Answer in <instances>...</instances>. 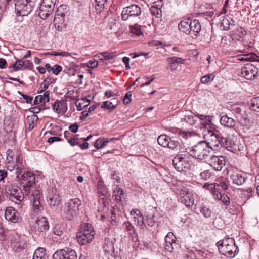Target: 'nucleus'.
I'll return each mask as SVG.
<instances>
[{"mask_svg": "<svg viewBox=\"0 0 259 259\" xmlns=\"http://www.w3.org/2000/svg\"><path fill=\"white\" fill-rule=\"evenodd\" d=\"M251 108L253 111L259 112V97L253 98L252 99Z\"/></svg>", "mask_w": 259, "mask_h": 259, "instance_id": "obj_44", "label": "nucleus"}, {"mask_svg": "<svg viewBox=\"0 0 259 259\" xmlns=\"http://www.w3.org/2000/svg\"><path fill=\"white\" fill-rule=\"evenodd\" d=\"M23 187L24 194H30L31 188L35 185V176L34 174L27 171L22 175V177L19 181Z\"/></svg>", "mask_w": 259, "mask_h": 259, "instance_id": "obj_11", "label": "nucleus"}, {"mask_svg": "<svg viewBox=\"0 0 259 259\" xmlns=\"http://www.w3.org/2000/svg\"><path fill=\"white\" fill-rule=\"evenodd\" d=\"M189 157L183 154L176 156L172 160L175 168L179 172L184 171L185 168L188 169L190 167Z\"/></svg>", "mask_w": 259, "mask_h": 259, "instance_id": "obj_14", "label": "nucleus"}, {"mask_svg": "<svg viewBox=\"0 0 259 259\" xmlns=\"http://www.w3.org/2000/svg\"><path fill=\"white\" fill-rule=\"evenodd\" d=\"M176 132H179V134L186 139L189 137L194 136L196 134V133L193 131H176Z\"/></svg>", "mask_w": 259, "mask_h": 259, "instance_id": "obj_50", "label": "nucleus"}, {"mask_svg": "<svg viewBox=\"0 0 259 259\" xmlns=\"http://www.w3.org/2000/svg\"><path fill=\"white\" fill-rule=\"evenodd\" d=\"M19 93L22 96V97L25 100V102L27 103L32 104V101H33V97H32L28 96L27 95H25V94L22 93L20 92H19Z\"/></svg>", "mask_w": 259, "mask_h": 259, "instance_id": "obj_62", "label": "nucleus"}, {"mask_svg": "<svg viewBox=\"0 0 259 259\" xmlns=\"http://www.w3.org/2000/svg\"><path fill=\"white\" fill-rule=\"evenodd\" d=\"M47 202L52 208L57 207L61 202V195L57 190H52L47 197Z\"/></svg>", "mask_w": 259, "mask_h": 259, "instance_id": "obj_19", "label": "nucleus"}, {"mask_svg": "<svg viewBox=\"0 0 259 259\" xmlns=\"http://www.w3.org/2000/svg\"><path fill=\"white\" fill-rule=\"evenodd\" d=\"M107 199L106 196L100 197L99 198V203L101 207L99 208V211H103L106 206Z\"/></svg>", "mask_w": 259, "mask_h": 259, "instance_id": "obj_46", "label": "nucleus"}, {"mask_svg": "<svg viewBox=\"0 0 259 259\" xmlns=\"http://www.w3.org/2000/svg\"><path fill=\"white\" fill-rule=\"evenodd\" d=\"M62 70V67L58 65H54L52 69V73L55 75H58Z\"/></svg>", "mask_w": 259, "mask_h": 259, "instance_id": "obj_64", "label": "nucleus"}, {"mask_svg": "<svg viewBox=\"0 0 259 259\" xmlns=\"http://www.w3.org/2000/svg\"><path fill=\"white\" fill-rule=\"evenodd\" d=\"M6 167L7 169L10 171H12L14 170L16 165H15L14 160H6Z\"/></svg>", "mask_w": 259, "mask_h": 259, "instance_id": "obj_55", "label": "nucleus"}, {"mask_svg": "<svg viewBox=\"0 0 259 259\" xmlns=\"http://www.w3.org/2000/svg\"><path fill=\"white\" fill-rule=\"evenodd\" d=\"M75 100V105L78 111L82 110L84 107L88 106L91 101L90 100L83 98L78 100L76 99Z\"/></svg>", "mask_w": 259, "mask_h": 259, "instance_id": "obj_31", "label": "nucleus"}, {"mask_svg": "<svg viewBox=\"0 0 259 259\" xmlns=\"http://www.w3.org/2000/svg\"><path fill=\"white\" fill-rule=\"evenodd\" d=\"M125 196V194L121 188L117 187L113 191V197H114L116 201H121Z\"/></svg>", "mask_w": 259, "mask_h": 259, "instance_id": "obj_33", "label": "nucleus"}, {"mask_svg": "<svg viewBox=\"0 0 259 259\" xmlns=\"http://www.w3.org/2000/svg\"><path fill=\"white\" fill-rule=\"evenodd\" d=\"M32 201L33 202V209L34 213H37L43 210V206L40 201V193L39 190H35L32 192Z\"/></svg>", "mask_w": 259, "mask_h": 259, "instance_id": "obj_20", "label": "nucleus"}, {"mask_svg": "<svg viewBox=\"0 0 259 259\" xmlns=\"http://www.w3.org/2000/svg\"><path fill=\"white\" fill-rule=\"evenodd\" d=\"M200 175L202 179H203L204 180H207L210 177L211 174H210L209 170H204V171L201 172L200 174Z\"/></svg>", "mask_w": 259, "mask_h": 259, "instance_id": "obj_60", "label": "nucleus"}, {"mask_svg": "<svg viewBox=\"0 0 259 259\" xmlns=\"http://www.w3.org/2000/svg\"><path fill=\"white\" fill-rule=\"evenodd\" d=\"M53 110L57 113H63L66 110L62 107V103L61 101L57 100L52 105Z\"/></svg>", "mask_w": 259, "mask_h": 259, "instance_id": "obj_34", "label": "nucleus"}, {"mask_svg": "<svg viewBox=\"0 0 259 259\" xmlns=\"http://www.w3.org/2000/svg\"><path fill=\"white\" fill-rule=\"evenodd\" d=\"M53 82V79L49 76L47 77L42 82L41 85V89L38 91V93H41L44 92Z\"/></svg>", "mask_w": 259, "mask_h": 259, "instance_id": "obj_38", "label": "nucleus"}, {"mask_svg": "<svg viewBox=\"0 0 259 259\" xmlns=\"http://www.w3.org/2000/svg\"><path fill=\"white\" fill-rule=\"evenodd\" d=\"M189 153L192 157L200 160L207 161L211 157L209 143L201 141L193 146Z\"/></svg>", "mask_w": 259, "mask_h": 259, "instance_id": "obj_4", "label": "nucleus"}, {"mask_svg": "<svg viewBox=\"0 0 259 259\" xmlns=\"http://www.w3.org/2000/svg\"><path fill=\"white\" fill-rule=\"evenodd\" d=\"M15 10L17 16H27L33 10L36 5L35 0H14ZM13 0H6L5 8H9Z\"/></svg>", "mask_w": 259, "mask_h": 259, "instance_id": "obj_3", "label": "nucleus"}, {"mask_svg": "<svg viewBox=\"0 0 259 259\" xmlns=\"http://www.w3.org/2000/svg\"><path fill=\"white\" fill-rule=\"evenodd\" d=\"M231 110L234 112V113L236 114V116L237 117H241L243 115V113L244 112V110L242 108L239 106L238 105L234 104L231 107Z\"/></svg>", "mask_w": 259, "mask_h": 259, "instance_id": "obj_42", "label": "nucleus"}, {"mask_svg": "<svg viewBox=\"0 0 259 259\" xmlns=\"http://www.w3.org/2000/svg\"><path fill=\"white\" fill-rule=\"evenodd\" d=\"M179 201L185 204L186 207H190L194 203V198L193 193L186 188L181 189L179 191Z\"/></svg>", "mask_w": 259, "mask_h": 259, "instance_id": "obj_15", "label": "nucleus"}, {"mask_svg": "<svg viewBox=\"0 0 259 259\" xmlns=\"http://www.w3.org/2000/svg\"><path fill=\"white\" fill-rule=\"evenodd\" d=\"M197 116L202 121L201 124L202 127L201 128L205 130H215V125L211 122V117L210 116H205L202 114H198Z\"/></svg>", "mask_w": 259, "mask_h": 259, "instance_id": "obj_23", "label": "nucleus"}, {"mask_svg": "<svg viewBox=\"0 0 259 259\" xmlns=\"http://www.w3.org/2000/svg\"><path fill=\"white\" fill-rule=\"evenodd\" d=\"M37 119L38 117L36 115H33L30 117L29 119V125L30 129L32 130L35 127Z\"/></svg>", "mask_w": 259, "mask_h": 259, "instance_id": "obj_52", "label": "nucleus"}, {"mask_svg": "<svg viewBox=\"0 0 259 259\" xmlns=\"http://www.w3.org/2000/svg\"><path fill=\"white\" fill-rule=\"evenodd\" d=\"M204 187H207V189L211 191L213 198L215 200L221 199V195L222 194L220 192L219 188L216 187V185L214 183L208 184H205L204 185Z\"/></svg>", "mask_w": 259, "mask_h": 259, "instance_id": "obj_28", "label": "nucleus"}, {"mask_svg": "<svg viewBox=\"0 0 259 259\" xmlns=\"http://www.w3.org/2000/svg\"><path fill=\"white\" fill-rule=\"evenodd\" d=\"M50 91H46L44 93L43 95H38L36 96L37 100H38L40 103H43L44 104L48 103L50 101Z\"/></svg>", "mask_w": 259, "mask_h": 259, "instance_id": "obj_36", "label": "nucleus"}, {"mask_svg": "<svg viewBox=\"0 0 259 259\" xmlns=\"http://www.w3.org/2000/svg\"><path fill=\"white\" fill-rule=\"evenodd\" d=\"M208 164L215 171H220L226 164L225 158L222 156L212 155L207 160Z\"/></svg>", "mask_w": 259, "mask_h": 259, "instance_id": "obj_18", "label": "nucleus"}, {"mask_svg": "<svg viewBox=\"0 0 259 259\" xmlns=\"http://www.w3.org/2000/svg\"><path fill=\"white\" fill-rule=\"evenodd\" d=\"M24 165H20L16 167V180L19 181L22 177L23 170L24 169Z\"/></svg>", "mask_w": 259, "mask_h": 259, "instance_id": "obj_49", "label": "nucleus"}, {"mask_svg": "<svg viewBox=\"0 0 259 259\" xmlns=\"http://www.w3.org/2000/svg\"><path fill=\"white\" fill-rule=\"evenodd\" d=\"M46 249L42 247H38L33 253V258L45 259Z\"/></svg>", "mask_w": 259, "mask_h": 259, "instance_id": "obj_40", "label": "nucleus"}, {"mask_svg": "<svg viewBox=\"0 0 259 259\" xmlns=\"http://www.w3.org/2000/svg\"><path fill=\"white\" fill-rule=\"evenodd\" d=\"M81 139H79L75 136L71 137L67 140L68 142L72 146L78 145L82 150L87 149L89 147V143L88 142H83L81 143Z\"/></svg>", "mask_w": 259, "mask_h": 259, "instance_id": "obj_29", "label": "nucleus"}, {"mask_svg": "<svg viewBox=\"0 0 259 259\" xmlns=\"http://www.w3.org/2000/svg\"><path fill=\"white\" fill-rule=\"evenodd\" d=\"M220 123L222 125L228 128H233L235 125V121L232 118L227 115L222 116L220 119Z\"/></svg>", "mask_w": 259, "mask_h": 259, "instance_id": "obj_30", "label": "nucleus"}, {"mask_svg": "<svg viewBox=\"0 0 259 259\" xmlns=\"http://www.w3.org/2000/svg\"><path fill=\"white\" fill-rule=\"evenodd\" d=\"M150 11L153 16L157 18H160L162 16V10L155 6H152L150 8Z\"/></svg>", "mask_w": 259, "mask_h": 259, "instance_id": "obj_41", "label": "nucleus"}, {"mask_svg": "<svg viewBox=\"0 0 259 259\" xmlns=\"http://www.w3.org/2000/svg\"><path fill=\"white\" fill-rule=\"evenodd\" d=\"M222 140V146L233 153H236L244 150V145L240 143L237 136H230L223 138Z\"/></svg>", "mask_w": 259, "mask_h": 259, "instance_id": "obj_8", "label": "nucleus"}, {"mask_svg": "<svg viewBox=\"0 0 259 259\" xmlns=\"http://www.w3.org/2000/svg\"><path fill=\"white\" fill-rule=\"evenodd\" d=\"M175 239L176 237L172 232H169L168 233L165 237V244L164 248L165 250L170 252L173 251V244L175 243Z\"/></svg>", "mask_w": 259, "mask_h": 259, "instance_id": "obj_26", "label": "nucleus"}, {"mask_svg": "<svg viewBox=\"0 0 259 259\" xmlns=\"http://www.w3.org/2000/svg\"><path fill=\"white\" fill-rule=\"evenodd\" d=\"M65 6L61 5L56 11L54 18V24L58 31H62L65 28L64 17L65 14L62 11Z\"/></svg>", "mask_w": 259, "mask_h": 259, "instance_id": "obj_13", "label": "nucleus"}, {"mask_svg": "<svg viewBox=\"0 0 259 259\" xmlns=\"http://www.w3.org/2000/svg\"><path fill=\"white\" fill-rule=\"evenodd\" d=\"M64 230L63 226L60 225H56L53 228V232L54 235L61 236L63 234Z\"/></svg>", "mask_w": 259, "mask_h": 259, "instance_id": "obj_43", "label": "nucleus"}, {"mask_svg": "<svg viewBox=\"0 0 259 259\" xmlns=\"http://www.w3.org/2000/svg\"><path fill=\"white\" fill-rule=\"evenodd\" d=\"M200 209V212L204 217L205 218H209L211 217L212 211L209 207L202 205Z\"/></svg>", "mask_w": 259, "mask_h": 259, "instance_id": "obj_39", "label": "nucleus"}, {"mask_svg": "<svg viewBox=\"0 0 259 259\" xmlns=\"http://www.w3.org/2000/svg\"><path fill=\"white\" fill-rule=\"evenodd\" d=\"M132 33L135 34L137 36H139L142 34L141 30V27L137 24H135L134 25L130 26V27Z\"/></svg>", "mask_w": 259, "mask_h": 259, "instance_id": "obj_47", "label": "nucleus"}, {"mask_svg": "<svg viewBox=\"0 0 259 259\" xmlns=\"http://www.w3.org/2000/svg\"><path fill=\"white\" fill-rule=\"evenodd\" d=\"M53 259H77L76 251L70 248H65L56 251L52 256Z\"/></svg>", "mask_w": 259, "mask_h": 259, "instance_id": "obj_16", "label": "nucleus"}, {"mask_svg": "<svg viewBox=\"0 0 259 259\" xmlns=\"http://www.w3.org/2000/svg\"><path fill=\"white\" fill-rule=\"evenodd\" d=\"M97 187L98 193L100 195L99 196H105V195L107 193V191L105 187L104 186H102L101 184H99V183L98 184Z\"/></svg>", "mask_w": 259, "mask_h": 259, "instance_id": "obj_54", "label": "nucleus"}, {"mask_svg": "<svg viewBox=\"0 0 259 259\" xmlns=\"http://www.w3.org/2000/svg\"><path fill=\"white\" fill-rule=\"evenodd\" d=\"M241 74L247 80L254 79L258 74V68L252 64L247 63L242 67Z\"/></svg>", "mask_w": 259, "mask_h": 259, "instance_id": "obj_17", "label": "nucleus"}, {"mask_svg": "<svg viewBox=\"0 0 259 259\" xmlns=\"http://www.w3.org/2000/svg\"><path fill=\"white\" fill-rule=\"evenodd\" d=\"M26 238L24 235H17V237L14 238L12 242L13 246L16 248L17 251L24 249L26 244Z\"/></svg>", "mask_w": 259, "mask_h": 259, "instance_id": "obj_24", "label": "nucleus"}, {"mask_svg": "<svg viewBox=\"0 0 259 259\" xmlns=\"http://www.w3.org/2000/svg\"><path fill=\"white\" fill-rule=\"evenodd\" d=\"M7 157L6 160H14V153L12 149H8L6 152Z\"/></svg>", "mask_w": 259, "mask_h": 259, "instance_id": "obj_63", "label": "nucleus"}, {"mask_svg": "<svg viewBox=\"0 0 259 259\" xmlns=\"http://www.w3.org/2000/svg\"><path fill=\"white\" fill-rule=\"evenodd\" d=\"M95 235V232L93 226L90 223H84L80 226L76 238L80 245H85L93 241Z\"/></svg>", "mask_w": 259, "mask_h": 259, "instance_id": "obj_5", "label": "nucleus"}, {"mask_svg": "<svg viewBox=\"0 0 259 259\" xmlns=\"http://www.w3.org/2000/svg\"><path fill=\"white\" fill-rule=\"evenodd\" d=\"M214 75L212 74H208L207 75L202 76L201 78V82L203 84H207L210 81H212L214 78Z\"/></svg>", "mask_w": 259, "mask_h": 259, "instance_id": "obj_45", "label": "nucleus"}, {"mask_svg": "<svg viewBox=\"0 0 259 259\" xmlns=\"http://www.w3.org/2000/svg\"><path fill=\"white\" fill-rule=\"evenodd\" d=\"M56 1L57 0H43L41 3L54 9Z\"/></svg>", "mask_w": 259, "mask_h": 259, "instance_id": "obj_57", "label": "nucleus"}, {"mask_svg": "<svg viewBox=\"0 0 259 259\" xmlns=\"http://www.w3.org/2000/svg\"><path fill=\"white\" fill-rule=\"evenodd\" d=\"M112 139L107 138H99L96 140L94 143V146L97 149L104 147L106 144Z\"/></svg>", "mask_w": 259, "mask_h": 259, "instance_id": "obj_32", "label": "nucleus"}, {"mask_svg": "<svg viewBox=\"0 0 259 259\" xmlns=\"http://www.w3.org/2000/svg\"><path fill=\"white\" fill-rule=\"evenodd\" d=\"M217 245L220 253L228 258L234 257L239 252V248L233 238L225 237L218 241Z\"/></svg>", "mask_w": 259, "mask_h": 259, "instance_id": "obj_2", "label": "nucleus"}, {"mask_svg": "<svg viewBox=\"0 0 259 259\" xmlns=\"http://www.w3.org/2000/svg\"><path fill=\"white\" fill-rule=\"evenodd\" d=\"M230 179L234 185H242L247 180L246 174L242 171H234L230 175Z\"/></svg>", "mask_w": 259, "mask_h": 259, "instance_id": "obj_21", "label": "nucleus"}, {"mask_svg": "<svg viewBox=\"0 0 259 259\" xmlns=\"http://www.w3.org/2000/svg\"><path fill=\"white\" fill-rule=\"evenodd\" d=\"M166 61L169 64L167 69L174 71L177 69L179 64L184 63V60L182 58L174 56L167 58Z\"/></svg>", "mask_w": 259, "mask_h": 259, "instance_id": "obj_25", "label": "nucleus"}, {"mask_svg": "<svg viewBox=\"0 0 259 259\" xmlns=\"http://www.w3.org/2000/svg\"><path fill=\"white\" fill-rule=\"evenodd\" d=\"M204 138L207 143H209L210 153L218 150L222 146V140L224 138L218 134L219 131H204Z\"/></svg>", "mask_w": 259, "mask_h": 259, "instance_id": "obj_7", "label": "nucleus"}, {"mask_svg": "<svg viewBox=\"0 0 259 259\" xmlns=\"http://www.w3.org/2000/svg\"><path fill=\"white\" fill-rule=\"evenodd\" d=\"M132 93L131 91L127 92L124 96L123 100L124 104H128L131 101Z\"/></svg>", "mask_w": 259, "mask_h": 259, "instance_id": "obj_59", "label": "nucleus"}, {"mask_svg": "<svg viewBox=\"0 0 259 259\" xmlns=\"http://www.w3.org/2000/svg\"><path fill=\"white\" fill-rule=\"evenodd\" d=\"M103 247L105 251L107 252H113L114 249L112 242L110 241L105 243Z\"/></svg>", "mask_w": 259, "mask_h": 259, "instance_id": "obj_53", "label": "nucleus"}, {"mask_svg": "<svg viewBox=\"0 0 259 259\" xmlns=\"http://www.w3.org/2000/svg\"><path fill=\"white\" fill-rule=\"evenodd\" d=\"M141 15V7L138 5L133 4L123 9L121 13V18L123 21H127L131 18L136 17L140 19Z\"/></svg>", "mask_w": 259, "mask_h": 259, "instance_id": "obj_10", "label": "nucleus"}, {"mask_svg": "<svg viewBox=\"0 0 259 259\" xmlns=\"http://www.w3.org/2000/svg\"><path fill=\"white\" fill-rule=\"evenodd\" d=\"M7 197L11 201L20 204L24 199V194L22 190L17 185L11 184L5 188Z\"/></svg>", "mask_w": 259, "mask_h": 259, "instance_id": "obj_9", "label": "nucleus"}, {"mask_svg": "<svg viewBox=\"0 0 259 259\" xmlns=\"http://www.w3.org/2000/svg\"><path fill=\"white\" fill-rule=\"evenodd\" d=\"M134 222L136 224L141 227H143L145 226V223L144 222V217L142 215L140 214L138 217H134Z\"/></svg>", "mask_w": 259, "mask_h": 259, "instance_id": "obj_51", "label": "nucleus"}, {"mask_svg": "<svg viewBox=\"0 0 259 259\" xmlns=\"http://www.w3.org/2000/svg\"><path fill=\"white\" fill-rule=\"evenodd\" d=\"M169 141H170V138L164 134L160 135L157 139L158 144L163 147H166Z\"/></svg>", "mask_w": 259, "mask_h": 259, "instance_id": "obj_35", "label": "nucleus"}, {"mask_svg": "<svg viewBox=\"0 0 259 259\" xmlns=\"http://www.w3.org/2000/svg\"><path fill=\"white\" fill-rule=\"evenodd\" d=\"M221 199H219L218 200H221L225 205L229 206L230 204V199L228 196L225 194H223L221 195Z\"/></svg>", "mask_w": 259, "mask_h": 259, "instance_id": "obj_56", "label": "nucleus"}, {"mask_svg": "<svg viewBox=\"0 0 259 259\" xmlns=\"http://www.w3.org/2000/svg\"><path fill=\"white\" fill-rule=\"evenodd\" d=\"M24 66H25V62L22 60H18L11 67H12L14 70L17 71L21 69Z\"/></svg>", "mask_w": 259, "mask_h": 259, "instance_id": "obj_48", "label": "nucleus"}, {"mask_svg": "<svg viewBox=\"0 0 259 259\" xmlns=\"http://www.w3.org/2000/svg\"><path fill=\"white\" fill-rule=\"evenodd\" d=\"M217 188L221 187L223 190H227L228 189V184L226 181H222L219 183H215Z\"/></svg>", "mask_w": 259, "mask_h": 259, "instance_id": "obj_58", "label": "nucleus"}, {"mask_svg": "<svg viewBox=\"0 0 259 259\" xmlns=\"http://www.w3.org/2000/svg\"><path fill=\"white\" fill-rule=\"evenodd\" d=\"M5 217L7 220L14 223H18L21 219L18 212L12 207L7 208L5 213Z\"/></svg>", "mask_w": 259, "mask_h": 259, "instance_id": "obj_22", "label": "nucleus"}, {"mask_svg": "<svg viewBox=\"0 0 259 259\" xmlns=\"http://www.w3.org/2000/svg\"><path fill=\"white\" fill-rule=\"evenodd\" d=\"M81 205V200L77 198L69 199L64 205L63 212L64 217L68 220H72L76 217Z\"/></svg>", "mask_w": 259, "mask_h": 259, "instance_id": "obj_6", "label": "nucleus"}, {"mask_svg": "<svg viewBox=\"0 0 259 259\" xmlns=\"http://www.w3.org/2000/svg\"><path fill=\"white\" fill-rule=\"evenodd\" d=\"M178 144H179L178 142L172 141L170 139V141H168V144L166 146V147H168L169 149L174 150L178 146Z\"/></svg>", "mask_w": 259, "mask_h": 259, "instance_id": "obj_61", "label": "nucleus"}, {"mask_svg": "<svg viewBox=\"0 0 259 259\" xmlns=\"http://www.w3.org/2000/svg\"><path fill=\"white\" fill-rule=\"evenodd\" d=\"M178 27L181 32L189 35L193 39H196L199 36L201 30L200 22L197 20H192L190 18L182 20L179 23Z\"/></svg>", "mask_w": 259, "mask_h": 259, "instance_id": "obj_1", "label": "nucleus"}, {"mask_svg": "<svg viewBox=\"0 0 259 259\" xmlns=\"http://www.w3.org/2000/svg\"><path fill=\"white\" fill-rule=\"evenodd\" d=\"M115 103H112L111 101H105L102 104L101 107L107 109H114L118 104L119 101L118 100H114Z\"/></svg>", "mask_w": 259, "mask_h": 259, "instance_id": "obj_37", "label": "nucleus"}, {"mask_svg": "<svg viewBox=\"0 0 259 259\" xmlns=\"http://www.w3.org/2000/svg\"><path fill=\"white\" fill-rule=\"evenodd\" d=\"M33 231L36 235L44 236L49 229V224L45 217H38L33 225Z\"/></svg>", "mask_w": 259, "mask_h": 259, "instance_id": "obj_12", "label": "nucleus"}, {"mask_svg": "<svg viewBox=\"0 0 259 259\" xmlns=\"http://www.w3.org/2000/svg\"><path fill=\"white\" fill-rule=\"evenodd\" d=\"M39 5L38 15L41 19H46L52 14L54 9L42 3Z\"/></svg>", "mask_w": 259, "mask_h": 259, "instance_id": "obj_27", "label": "nucleus"}]
</instances>
